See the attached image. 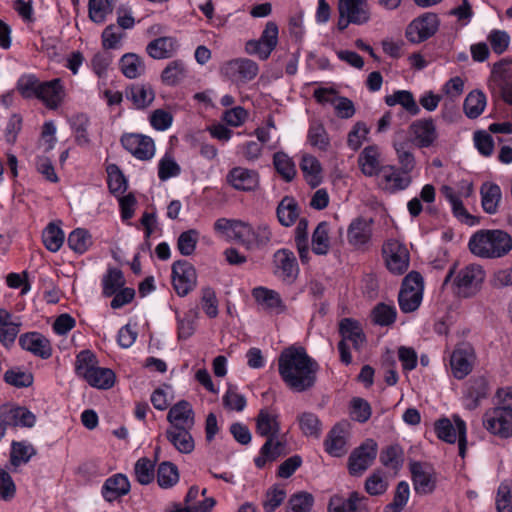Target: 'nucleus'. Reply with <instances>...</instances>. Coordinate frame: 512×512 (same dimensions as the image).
<instances>
[{
  "label": "nucleus",
  "instance_id": "nucleus-1",
  "mask_svg": "<svg viewBox=\"0 0 512 512\" xmlns=\"http://www.w3.org/2000/svg\"><path fill=\"white\" fill-rule=\"evenodd\" d=\"M319 364L302 346H289L278 357V371L286 384H314Z\"/></svg>",
  "mask_w": 512,
  "mask_h": 512
},
{
  "label": "nucleus",
  "instance_id": "nucleus-2",
  "mask_svg": "<svg viewBox=\"0 0 512 512\" xmlns=\"http://www.w3.org/2000/svg\"><path fill=\"white\" fill-rule=\"evenodd\" d=\"M468 245L471 253L477 257L500 258L512 250V237L500 229L480 230L471 236Z\"/></svg>",
  "mask_w": 512,
  "mask_h": 512
},
{
  "label": "nucleus",
  "instance_id": "nucleus-3",
  "mask_svg": "<svg viewBox=\"0 0 512 512\" xmlns=\"http://www.w3.org/2000/svg\"><path fill=\"white\" fill-rule=\"evenodd\" d=\"M485 271L478 264H469L460 269L454 265L444 279V285L451 282L453 293L459 298H472L482 288Z\"/></svg>",
  "mask_w": 512,
  "mask_h": 512
},
{
  "label": "nucleus",
  "instance_id": "nucleus-4",
  "mask_svg": "<svg viewBox=\"0 0 512 512\" xmlns=\"http://www.w3.org/2000/svg\"><path fill=\"white\" fill-rule=\"evenodd\" d=\"M75 370L88 384H115L116 375L110 368L100 367L91 350H82L76 356Z\"/></svg>",
  "mask_w": 512,
  "mask_h": 512
},
{
  "label": "nucleus",
  "instance_id": "nucleus-5",
  "mask_svg": "<svg viewBox=\"0 0 512 512\" xmlns=\"http://www.w3.org/2000/svg\"><path fill=\"white\" fill-rule=\"evenodd\" d=\"M437 437L447 443L458 441L459 455L464 458L467 449V427L459 415H453L452 420L446 417L438 419L434 424Z\"/></svg>",
  "mask_w": 512,
  "mask_h": 512
},
{
  "label": "nucleus",
  "instance_id": "nucleus-6",
  "mask_svg": "<svg viewBox=\"0 0 512 512\" xmlns=\"http://www.w3.org/2000/svg\"><path fill=\"white\" fill-rule=\"evenodd\" d=\"M125 275L119 268L108 266L101 278L102 295L112 297V309H120L128 304V287H125Z\"/></svg>",
  "mask_w": 512,
  "mask_h": 512
},
{
  "label": "nucleus",
  "instance_id": "nucleus-7",
  "mask_svg": "<svg viewBox=\"0 0 512 512\" xmlns=\"http://www.w3.org/2000/svg\"><path fill=\"white\" fill-rule=\"evenodd\" d=\"M423 291V277L418 272L413 271L406 275L398 296L401 311L404 313L416 311L422 303Z\"/></svg>",
  "mask_w": 512,
  "mask_h": 512
},
{
  "label": "nucleus",
  "instance_id": "nucleus-8",
  "mask_svg": "<svg viewBox=\"0 0 512 512\" xmlns=\"http://www.w3.org/2000/svg\"><path fill=\"white\" fill-rule=\"evenodd\" d=\"M439 27L438 15L433 12H425L406 26L405 37L412 44H420L434 36Z\"/></svg>",
  "mask_w": 512,
  "mask_h": 512
},
{
  "label": "nucleus",
  "instance_id": "nucleus-9",
  "mask_svg": "<svg viewBox=\"0 0 512 512\" xmlns=\"http://www.w3.org/2000/svg\"><path fill=\"white\" fill-rule=\"evenodd\" d=\"M279 42V29L275 22L268 21L259 39H251L245 44V51L260 60H267Z\"/></svg>",
  "mask_w": 512,
  "mask_h": 512
},
{
  "label": "nucleus",
  "instance_id": "nucleus-10",
  "mask_svg": "<svg viewBox=\"0 0 512 512\" xmlns=\"http://www.w3.org/2000/svg\"><path fill=\"white\" fill-rule=\"evenodd\" d=\"M272 232L267 224L252 225L242 220L237 243L247 250H258L270 243Z\"/></svg>",
  "mask_w": 512,
  "mask_h": 512
},
{
  "label": "nucleus",
  "instance_id": "nucleus-11",
  "mask_svg": "<svg viewBox=\"0 0 512 512\" xmlns=\"http://www.w3.org/2000/svg\"><path fill=\"white\" fill-rule=\"evenodd\" d=\"M382 252L386 267L391 273L401 275L407 271L410 254L405 244L395 239L387 240Z\"/></svg>",
  "mask_w": 512,
  "mask_h": 512
},
{
  "label": "nucleus",
  "instance_id": "nucleus-12",
  "mask_svg": "<svg viewBox=\"0 0 512 512\" xmlns=\"http://www.w3.org/2000/svg\"><path fill=\"white\" fill-rule=\"evenodd\" d=\"M378 445L373 439H366L355 448L348 458V470L352 476L362 475L374 462Z\"/></svg>",
  "mask_w": 512,
  "mask_h": 512
},
{
  "label": "nucleus",
  "instance_id": "nucleus-13",
  "mask_svg": "<svg viewBox=\"0 0 512 512\" xmlns=\"http://www.w3.org/2000/svg\"><path fill=\"white\" fill-rule=\"evenodd\" d=\"M106 172L109 191L118 198L121 220L128 224V195H124L127 179L116 164H109Z\"/></svg>",
  "mask_w": 512,
  "mask_h": 512
},
{
  "label": "nucleus",
  "instance_id": "nucleus-14",
  "mask_svg": "<svg viewBox=\"0 0 512 512\" xmlns=\"http://www.w3.org/2000/svg\"><path fill=\"white\" fill-rule=\"evenodd\" d=\"M441 192L447 199V201L450 203L454 216L461 222L472 225L473 218L467 212L461 200L462 197H469L473 193L472 183L468 181H463L461 183V188L458 191H456L451 186L444 185L441 188Z\"/></svg>",
  "mask_w": 512,
  "mask_h": 512
},
{
  "label": "nucleus",
  "instance_id": "nucleus-15",
  "mask_svg": "<svg viewBox=\"0 0 512 512\" xmlns=\"http://www.w3.org/2000/svg\"><path fill=\"white\" fill-rule=\"evenodd\" d=\"M412 178L394 165H384L377 176V186L386 193L394 194L407 189Z\"/></svg>",
  "mask_w": 512,
  "mask_h": 512
},
{
  "label": "nucleus",
  "instance_id": "nucleus-16",
  "mask_svg": "<svg viewBox=\"0 0 512 512\" xmlns=\"http://www.w3.org/2000/svg\"><path fill=\"white\" fill-rule=\"evenodd\" d=\"M346 239L354 250H367L372 239V221L363 217L353 219L347 227Z\"/></svg>",
  "mask_w": 512,
  "mask_h": 512
},
{
  "label": "nucleus",
  "instance_id": "nucleus-17",
  "mask_svg": "<svg viewBox=\"0 0 512 512\" xmlns=\"http://www.w3.org/2000/svg\"><path fill=\"white\" fill-rule=\"evenodd\" d=\"M483 426L491 434L500 438L512 436V414L497 407L488 409L483 415Z\"/></svg>",
  "mask_w": 512,
  "mask_h": 512
},
{
  "label": "nucleus",
  "instance_id": "nucleus-18",
  "mask_svg": "<svg viewBox=\"0 0 512 512\" xmlns=\"http://www.w3.org/2000/svg\"><path fill=\"white\" fill-rule=\"evenodd\" d=\"M197 282L196 270L185 260L176 261L172 266V284L176 293L183 297L194 289Z\"/></svg>",
  "mask_w": 512,
  "mask_h": 512
},
{
  "label": "nucleus",
  "instance_id": "nucleus-19",
  "mask_svg": "<svg viewBox=\"0 0 512 512\" xmlns=\"http://www.w3.org/2000/svg\"><path fill=\"white\" fill-rule=\"evenodd\" d=\"M413 488L419 495L431 494L436 488L437 477L432 466L421 462H411Z\"/></svg>",
  "mask_w": 512,
  "mask_h": 512
},
{
  "label": "nucleus",
  "instance_id": "nucleus-20",
  "mask_svg": "<svg viewBox=\"0 0 512 512\" xmlns=\"http://www.w3.org/2000/svg\"><path fill=\"white\" fill-rule=\"evenodd\" d=\"M475 351L469 344H461L455 348L450 356V370L457 380L464 379L473 368L475 363Z\"/></svg>",
  "mask_w": 512,
  "mask_h": 512
},
{
  "label": "nucleus",
  "instance_id": "nucleus-21",
  "mask_svg": "<svg viewBox=\"0 0 512 512\" xmlns=\"http://www.w3.org/2000/svg\"><path fill=\"white\" fill-rule=\"evenodd\" d=\"M206 493V488L200 490L198 486L190 487L183 505H175L172 512H210L216 500L213 497H207Z\"/></svg>",
  "mask_w": 512,
  "mask_h": 512
},
{
  "label": "nucleus",
  "instance_id": "nucleus-22",
  "mask_svg": "<svg viewBox=\"0 0 512 512\" xmlns=\"http://www.w3.org/2000/svg\"><path fill=\"white\" fill-rule=\"evenodd\" d=\"M66 97V89L61 78H53L49 81H41L37 100L49 110L58 109Z\"/></svg>",
  "mask_w": 512,
  "mask_h": 512
},
{
  "label": "nucleus",
  "instance_id": "nucleus-23",
  "mask_svg": "<svg viewBox=\"0 0 512 512\" xmlns=\"http://www.w3.org/2000/svg\"><path fill=\"white\" fill-rule=\"evenodd\" d=\"M274 274L283 282L293 283L299 274V267L293 252L279 249L273 255Z\"/></svg>",
  "mask_w": 512,
  "mask_h": 512
},
{
  "label": "nucleus",
  "instance_id": "nucleus-24",
  "mask_svg": "<svg viewBox=\"0 0 512 512\" xmlns=\"http://www.w3.org/2000/svg\"><path fill=\"white\" fill-rule=\"evenodd\" d=\"M411 142L418 148H428L437 140L438 133L433 119H419L409 126Z\"/></svg>",
  "mask_w": 512,
  "mask_h": 512
},
{
  "label": "nucleus",
  "instance_id": "nucleus-25",
  "mask_svg": "<svg viewBox=\"0 0 512 512\" xmlns=\"http://www.w3.org/2000/svg\"><path fill=\"white\" fill-rule=\"evenodd\" d=\"M18 343L22 349L41 359L46 360L52 356L53 349L50 340L39 332L32 331L21 334Z\"/></svg>",
  "mask_w": 512,
  "mask_h": 512
},
{
  "label": "nucleus",
  "instance_id": "nucleus-26",
  "mask_svg": "<svg viewBox=\"0 0 512 512\" xmlns=\"http://www.w3.org/2000/svg\"><path fill=\"white\" fill-rule=\"evenodd\" d=\"M338 12L355 25H364L371 19L368 0H338Z\"/></svg>",
  "mask_w": 512,
  "mask_h": 512
},
{
  "label": "nucleus",
  "instance_id": "nucleus-27",
  "mask_svg": "<svg viewBox=\"0 0 512 512\" xmlns=\"http://www.w3.org/2000/svg\"><path fill=\"white\" fill-rule=\"evenodd\" d=\"M0 419L8 426H21L31 428L36 422L35 415L26 407L12 404H2L0 406Z\"/></svg>",
  "mask_w": 512,
  "mask_h": 512
},
{
  "label": "nucleus",
  "instance_id": "nucleus-28",
  "mask_svg": "<svg viewBox=\"0 0 512 512\" xmlns=\"http://www.w3.org/2000/svg\"><path fill=\"white\" fill-rule=\"evenodd\" d=\"M222 70L226 76L232 79L250 81L257 76L259 67L257 63L251 59L239 58L227 62Z\"/></svg>",
  "mask_w": 512,
  "mask_h": 512
},
{
  "label": "nucleus",
  "instance_id": "nucleus-29",
  "mask_svg": "<svg viewBox=\"0 0 512 512\" xmlns=\"http://www.w3.org/2000/svg\"><path fill=\"white\" fill-rule=\"evenodd\" d=\"M252 296L258 306L271 315H279L286 310L278 292L266 287H256L252 290Z\"/></svg>",
  "mask_w": 512,
  "mask_h": 512
},
{
  "label": "nucleus",
  "instance_id": "nucleus-30",
  "mask_svg": "<svg viewBox=\"0 0 512 512\" xmlns=\"http://www.w3.org/2000/svg\"><path fill=\"white\" fill-rule=\"evenodd\" d=\"M226 180L231 187L239 191H253L259 185L258 173L240 166L232 168L228 172Z\"/></svg>",
  "mask_w": 512,
  "mask_h": 512
},
{
  "label": "nucleus",
  "instance_id": "nucleus-31",
  "mask_svg": "<svg viewBox=\"0 0 512 512\" xmlns=\"http://www.w3.org/2000/svg\"><path fill=\"white\" fill-rule=\"evenodd\" d=\"M381 162V151L377 145L366 146L357 158L358 167L366 177L378 176L384 166Z\"/></svg>",
  "mask_w": 512,
  "mask_h": 512
},
{
  "label": "nucleus",
  "instance_id": "nucleus-32",
  "mask_svg": "<svg viewBox=\"0 0 512 512\" xmlns=\"http://www.w3.org/2000/svg\"><path fill=\"white\" fill-rule=\"evenodd\" d=\"M366 497L360 495L358 492H351L347 499L340 495H333L330 498L328 511L329 512H368V508L364 503Z\"/></svg>",
  "mask_w": 512,
  "mask_h": 512
},
{
  "label": "nucleus",
  "instance_id": "nucleus-33",
  "mask_svg": "<svg viewBox=\"0 0 512 512\" xmlns=\"http://www.w3.org/2000/svg\"><path fill=\"white\" fill-rule=\"evenodd\" d=\"M128 29V13L124 12L117 19V24L108 25L102 32V46L104 49H118Z\"/></svg>",
  "mask_w": 512,
  "mask_h": 512
},
{
  "label": "nucleus",
  "instance_id": "nucleus-34",
  "mask_svg": "<svg viewBox=\"0 0 512 512\" xmlns=\"http://www.w3.org/2000/svg\"><path fill=\"white\" fill-rule=\"evenodd\" d=\"M167 420L170 428H193L195 417L191 404L184 400L179 401L170 408Z\"/></svg>",
  "mask_w": 512,
  "mask_h": 512
},
{
  "label": "nucleus",
  "instance_id": "nucleus-35",
  "mask_svg": "<svg viewBox=\"0 0 512 512\" xmlns=\"http://www.w3.org/2000/svg\"><path fill=\"white\" fill-rule=\"evenodd\" d=\"M256 432L267 440L277 439L280 434L278 414L268 409L260 410L256 418Z\"/></svg>",
  "mask_w": 512,
  "mask_h": 512
},
{
  "label": "nucleus",
  "instance_id": "nucleus-36",
  "mask_svg": "<svg viewBox=\"0 0 512 512\" xmlns=\"http://www.w3.org/2000/svg\"><path fill=\"white\" fill-rule=\"evenodd\" d=\"M178 49L177 39L171 36L154 39L146 47L148 55L157 60L171 58Z\"/></svg>",
  "mask_w": 512,
  "mask_h": 512
},
{
  "label": "nucleus",
  "instance_id": "nucleus-37",
  "mask_svg": "<svg viewBox=\"0 0 512 512\" xmlns=\"http://www.w3.org/2000/svg\"><path fill=\"white\" fill-rule=\"evenodd\" d=\"M341 341L349 343L355 350H360L365 343V335L360 324L350 318H344L339 324Z\"/></svg>",
  "mask_w": 512,
  "mask_h": 512
},
{
  "label": "nucleus",
  "instance_id": "nucleus-38",
  "mask_svg": "<svg viewBox=\"0 0 512 512\" xmlns=\"http://www.w3.org/2000/svg\"><path fill=\"white\" fill-rule=\"evenodd\" d=\"M481 205L488 214H496L502 199V192L499 185L494 182H485L480 188Z\"/></svg>",
  "mask_w": 512,
  "mask_h": 512
},
{
  "label": "nucleus",
  "instance_id": "nucleus-39",
  "mask_svg": "<svg viewBox=\"0 0 512 512\" xmlns=\"http://www.w3.org/2000/svg\"><path fill=\"white\" fill-rule=\"evenodd\" d=\"M192 428H168L166 437L168 441L180 452L189 454L194 450V439L190 433Z\"/></svg>",
  "mask_w": 512,
  "mask_h": 512
},
{
  "label": "nucleus",
  "instance_id": "nucleus-40",
  "mask_svg": "<svg viewBox=\"0 0 512 512\" xmlns=\"http://www.w3.org/2000/svg\"><path fill=\"white\" fill-rule=\"evenodd\" d=\"M346 444L345 430L340 424L330 430L324 442L326 452L333 457L343 456L347 452Z\"/></svg>",
  "mask_w": 512,
  "mask_h": 512
},
{
  "label": "nucleus",
  "instance_id": "nucleus-41",
  "mask_svg": "<svg viewBox=\"0 0 512 512\" xmlns=\"http://www.w3.org/2000/svg\"><path fill=\"white\" fill-rule=\"evenodd\" d=\"M132 147L130 154L141 161H149L155 156L156 147L153 139L140 134H130Z\"/></svg>",
  "mask_w": 512,
  "mask_h": 512
},
{
  "label": "nucleus",
  "instance_id": "nucleus-42",
  "mask_svg": "<svg viewBox=\"0 0 512 512\" xmlns=\"http://www.w3.org/2000/svg\"><path fill=\"white\" fill-rule=\"evenodd\" d=\"M128 493V479L123 474H117L108 478L103 486L104 498L111 502Z\"/></svg>",
  "mask_w": 512,
  "mask_h": 512
},
{
  "label": "nucleus",
  "instance_id": "nucleus-43",
  "mask_svg": "<svg viewBox=\"0 0 512 512\" xmlns=\"http://www.w3.org/2000/svg\"><path fill=\"white\" fill-rule=\"evenodd\" d=\"M487 99L480 90H473L468 93L464 100L463 109L465 115L470 119L479 117L485 110Z\"/></svg>",
  "mask_w": 512,
  "mask_h": 512
},
{
  "label": "nucleus",
  "instance_id": "nucleus-44",
  "mask_svg": "<svg viewBox=\"0 0 512 512\" xmlns=\"http://www.w3.org/2000/svg\"><path fill=\"white\" fill-rule=\"evenodd\" d=\"M385 103L390 107L401 105L412 115H417L420 112L413 94L408 90H397L385 96Z\"/></svg>",
  "mask_w": 512,
  "mask_h": 512
},
{
  "label": "nucleus",
  "instance_id": "nucleus-45",
  "mask_svg": "<svg viewBox=\"0 0 512 512\" xmlns=\"http://www.w3.org/2000/svg\"><path fill=\"white\" fill-rule=\"evenodd\" d=\"M242 220L234 218H218L213 225L214 232L227 241H237Z\"/></svg>",
  "mask_w": 512,
  "mask_h": 512
},
{
  "label": "nucleus",
  "instance_id": "nucleus-46",
  "mask_svg": "<svg viewBox=\"0 0 512 512\" xmlns=\"http://www.w3.org/2000/svg\"><path fill=\"white\" fill-rule=\"evenodd\" d=\"M41 81L33 73L22 74L16 82V90L25 100L36 99Z\"/></svg>",
  "mask_w": 512,
  "mask_h": 512
},
{
  "label": "nucleus",
  "instance_id": "nucleus-47",
  "mask_svg": "<svg viewBox=\"0 0 512 512\" xmlns=\"http://www.w3.org/2000/svg\"><path fill=\"white\" fill-rule=\"evenodd\" d=\"M330 226L320 222L312 235V251L317 255H326L330 249Z\"/></svg>",
  "mask_w": 512,
  "mask_h": 512
},
{
  "label": "nucleus",
  "instance_id": "nucleus-48",
  "mask_svg": "<svg viewBox=\"0 0 512 512\" xmlns=\"http://www.w3.org/2000/svg\"><path fill=\"white\" fill-rule=\"evenodd\" d=\"M131 100L136 109H145L149 107L155 99V91L148 83L135 85L131 91Z\"/></svg>",
  "mask_w": 512,
  "mask_h": 512
},
{
  "label": "nucleus",
  "instance_id": "nucleus-49",
  "mask_svg": "<svg viewBox=\"0 0 512 512\" xmlns=\"http://www.w3.org/2000/svg\"><path fill=\"white\" fill-rule=\"evenodd\" d=\"M300 167L306 181L310 185L317 186L320 183L322 168L319 160L315 156L304 155Z\"/></svg>",
  "mask_w": 512,
  "mask_h": 512
},
{
  "label": "nucleus",
  "instance_id": "nucleus-50",
  "mask_svg": "<svg viewBox=\"0 0 512 512\" xmlns=\"http://www.w3.org/2000/svg\"><path fill=\"white\" fill-rule=\"evenodd\" d=\"M42 240L45 248L50 252H57L62 247L65 234L63 230L54 223H49L43 230Z\"/></svg>",
  "mask_w": 512,
  "mask_h": 512
},
{
  "label": "nucleus",
  "instance_id": "nucleus-51",
  "mask_svg": "<svg viewBox=\"0 0 512 512\" xmlns=\"http://www.w3.org/2000/svg\"><path fill=\"white\" fill-rule=\"evenodd\" d=\"M308 143L315 149L327 151L330 147V137L322 124L313 123L307 133Z\"/></svg>",
  "mask_w": 512,
  "mask_h": 512
},
{
  "label": "nucleus",
  "instance_id": "nucleus-52",
  "mask_svg": "<svg viewBox=\"0 0 512 512\" xmlns=\"http://www.w3.org/2000/svg\"><path fill=\"white\" fill-rule=\"evenodd\" d=\"M67 244L75 253L83 254L92 245V237L86 229L76 228L68 235Z\"/></svg>",
  "mask_w": 512,
  "mask_h": 512
},
{
  "label": "nucleus",
  "instance_id": "nucleus-53",
  "mask_svg": "<svg viewBox=\"0 0 512 512\" xmlns=\"http://www.w3.org/2000/svg\"><path fill=\"white\" fill-rule=\"evenodd\" d=\"M277 217L283 226L293 225L298 217L296 201L293 198L285 197L278 205Z\"/></svg>",
  "mask_w": 512,
  "mask_h": 512
},
{
  "label": "nucleus",
  "instance_id": "nucleus-54",
  "mask_svg": "<svg viewBox=\"0 0 512 512\" xmlns=\"http://www.w3.org/2000/svg\"><path fill=\"white\" fill-rule=\"evenodd\" d=\"M181 167L169 152H166L158 161V178L165 182L179 176Z\"/></svg>",
  "mask_w": 512,
  "mask_h": 512
},
{
  "label": "nucleus",
  "instance_id": "nucleus-55",
  "mask_svg": "<svg viewBox=\"0 0 512 512\" xmlns=\"http://www.w3.org/2000/svg\"><path fill=\"white\" fill-rule=\"evenodd\" d=\"M179 481V472L176 465L171 462H163L157 470V482L161 488L168 489Z\"/></svg>",
  "mask_w": 512,
  "mask_h": 512
},
{
  "label": "nucleus",
  "instance_id": "nucleus-56",
  "mask_svg": "<svg viewBox=\"0 0 512 512\" xmlns=\"http://www.w3.org/2000/svg\"><path fill=\"white\" fill-rule=\"evenodd\" d=\"M273 164L276 171L281 177L289 182L294 179L296 175V166L291 157L283 152H277L273 157Z\"/></svg>",
  "mask_w": 512,
  "mask_h": 512
},
{
  "label": "nucleus",
  "instance_id": "nucleus-57",
  "mask_svg": "<svg viewBox=\"0 0 512 512\" xmlns=\"http://www.w3.org/2000/svg\"><path fill=\"white\" fill-rule=\"evenodd\" d=\"M89 124V118L84 113L74 115L70 119V125L75 134V141L80 146L87 145L90 142L88 137Z\"/></svg>",
  "mask_w": 512,
  "mask_h": 512
},
{
  "label": "nucleus",
  "instance_id": "nucleus-58",
  "mask_svg": "<svg viewBox=\"0 0 512 512\" xmlns=\"http://www.w3.org/2000/svg\"><path fill=\"white\" fill-rule=\"evenodd\" d=\"M36 454V449L25 442L13 441L11 444L10 462L17 467L21 463H27Z\"/></svg>",
  "mask_w": 512,
  "mask_h": 512
},
{
  "label": "nucleus",
  "instance_id": "nucleus-59",
  "mask_svg": "<svg viewBox=\"0 0 512 512\" xmlns=\"http://www.w3.org/2000/svg\"><path fill=\"white\" fill-rule=\"evenodd\" d=\"M370 133L369 127L362 121L356 122L347 135V146L357 151L367 141Z\"/></svg>",
  "mask_w": 512,
  "mask_h": 512
},
{
  "label": "nucleus",
  "instance_id": "nucleus-60",
  "mask_svg": "<svg viewBox=\"0 0 512 512\" xmlns=\"http://www.w3.org/2000/svg\"><path fill=\"white\" fill-rule=\"evenodd\" d=\"M299 427L302 433L307 437L319 438L322 432V426L319 418L309 412H304L298 416Z\"/></svg>",
  "mask_w": 512,
  "mask_h": 512
},
{
  "label": "nucleus",
  "instance_id": "nucleus-61",
  "mask_svg": "<svg viewBox=\"0 0 512 512\" xmlns=\"http://www.w3.org/2000/svg\"><path fill=\"white\" fill-rule=\"evenodd\" d=\"M185 65L181 60L170 62L162 71L161 80L164 84L174 86L185 77Z\"/></svg>",
  "mask_w": 512,
  "mask_h": 512
},
{
  "label": "nucleus",
  "instance_id": "nucleus-62",
  "mask_svg": "<svg viewBox=\"0 0 512 512\" xmlns=\"http://www.w3.org/2000/svg\"><path fill=\"white\" fill-rule=\"evenodd\" d=\"M410 496V488L406 481H401L396 487L393 501L385 506L384 512H401Z\"/></svg>",
  "mask_w": 512,
  "mask_h": 512
},
{
  "label": "nucleus",
  "instance_id": "nucleus-63",
  "mask_svg": "<svg viewBox=\"0 0 512 512\" xmlns=\"http://www.w3.org/2000/svg\"><path fill=\"white\" fill-rule=\"evenodd\" d=\"M313 504L314 498L310 493L299 492L290 497L286 512H311Z\"/></svg>",
  "mask_w": 512,
  "mask_h": 512
},
{
  "label": "nucleus",
  "instance_id": "nucleus-64",
  "mask_svg": "<svg viewBox=\"0 0 512 512\" xmlns=\"http://www.w3.org/2000/svg\"><path fill=\"white\" fill-rule=\"evenodd\" d=\"M497 512H512V483L502 482L497 490L496 496Z\"/></svg>",
  "mask_w": 512,
  "mask_h": 512
}]
</instances>
